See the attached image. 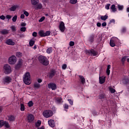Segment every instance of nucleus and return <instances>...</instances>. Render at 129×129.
Masks as SVG:
<instances>
[{
	"label": "nucleus",
	"instance_id": "1",
	"mask_svg": "<svg viewBox=\"0 0 129 129\" xmlns=\"http://www.w3.org/2000/svg\"><path fill=\"white\" fill-rule=\"evenodd\" d=\"M23 82L26 85H30L32 83L31 81V75L29 72H27L23 77Z\"/></svg>",
	"mask_w": 129,
	"mask_h": 129
},
{
	"label": "nucleus",
	"instance_id": "2",
	"mask_svg": "<svg viewBox=\"0 0 129 129\" xmlns=\"http://www.w3.org/2000/svg\"><path fill=\"white\" fill-rule=\"evenodd\" d=\"M38 59L40 63L42 64V65H44V66L49 65V61H48V59L46 56L40 55L39 56Z\"/></svg>",
	"mask_w": 129,
	"mask_h": 129
},
{
	"label": "nucleus",
	"instance_id": "3",
	"mask_svg": "<svg viewBox=\"0 0 129 129\" xmlns=\"http://www.w3.org/2000/svg\"><path fill=\"white\" fill-rule=\"evenodd\" d=\"M42 114L44 117L48 118V117L53 116V111L50 110H46L43 112Z\"/></svg>",
	"mask_w": 129,
	"mask_h": 129
},
{
	"label": "nucleus",
	"instance_id": "4",
	"mask_svg": "<svg viewBox=\"0 0 129 129\" xmlns=\"http://www.w3.org/2000/svg\"><path fill=\"white\" fill-rule=\"evenodd\" d=\"M85 52L87 55L91 54V56H97V55H98V52H97V51H95L93 49L85 50Z\"/></svg>",
	"mask_w": 129,
	"mask_h": 129
},
{
	"label": "nucleus",
	"instance_id": "5",
	"mask_svg": "<svg viewBox=\"0 0 129 129\" xmlns=\"http://www.w3.org/2000/svg\"><path fill=\"white\" fill-rule=\"evenodd\" d=\"M4 69L5 74H10V73H12V68H11V66L8 64H5Z\"/></svg>",
	"mask_w": 129,
	"mask_h": 129
},
{
	"label": "nucleus",
	"instance_id": "6",
	"mask_svg": "<svg viewBox=\"0 0 129 129\" xmlns=\"http://www.w3.org/2000/svg\"><path fill=\"white\" fill-rule=\"evenodd\" d=\"M17 62V57L16 56L12 55L9 58V63L11 65H14Z\"/></svg>",
	"mask_w": 129,
	"mask_h": 129
},
{
	"label": "nucleus",
	"instance_id": "7",
	"mask_svg": "<svg viewBox=\"0 0 129 129\" xmlns=\"http://www.w3.org/2000/svg\"><path fill=\"white\" fill-rule=\"evenodd\" d=\"M23 59L21 58L19 59L18 61L17 64L15 66V69H16V70L20 69V68H21V67H22V66H23Z\"/></svg>",
	"mask_w": 129,
	"mask_h": 129
},
{
	"label": "nucleus",
	"instance_id": "8",
	"mask_svg": "<svg viewBox=\"0 0 129 129\" xmlns=\"http://www.w3.org/2000/svg\"><path fill=\"white\" fill-rule=\"evenodd\" d=\"M59 29L60 31L61 32V33H64L65 31V24H64V22H61L59 25Z\"/></svg>",
	"mask_w": 129,
	"mask_h": 129
},
{
	"label": "nucleus",
	"instance_id": "9",
	"mask_svg": "<svg viewBox=\"0 0 129 129\" xmlns=\"http://www.w3.org/2000/svg\"><path fill=\"white\" fill-rule=\"evenodd\" d=\"M12 82V78L9 76L6 77L3 79V82L4 84H9V83H10V82Z\"/></svg>",
	"mask_w": 129,
	"mask_h": 129
},
{
	"label": "nucleus",
	"instance_id": "10",
	"mask_svg": "<svg viewBox=\"0 0 129 129\" xmlns=\"http://www.w3.org/2000/svg\"><path fill=\"white\" fill-rule=\"evenodd\" d=\"M48 87L49 89L52 90H56L57 89V85L54 83H49L48 84Z\"/></svg>",
	"mask_w": 129,
	"mask_h": 129
},
{
	"label": "nucleus",
	"instance_id": "11",
	"mask_svg": "<svg viewBox=\"0 0 129 129\" xmlns=\"http://www.w3.org/2000/svg\"><path fill=\"white\" fill-rule=\"evenodd\" d=\"M35 119V117H34V115L32 114H29L27 116V119L29 122H32L33 120Z\"/></svg>",
	"mask_w": 129,
	"mask_h": 129
},
{
	"label": "nucleus",
	"instance_id": "12",
	"mask_svg": "<svg viewBox=\"0 0 129 129\" xmlns=\"http://www.w3.org/2000/svg\"><path fill=\"white\" fill-rule=\"evenodd\" d=\"M48 123L51 127H54L55 126V121L52 119L48 121Z\"/></svg>",
	"mask_w": 129,
	"mask_h": 129
},
{
	"label": "nucleus",
	"instance_id": "13",
	"mask_svg": "<svg viewBox=\"0 0 129 129\" xmlns=\"http://www.w3.org/2000/svg\"><path fill=\"white\" fill-rule=\"evenodd\" d=\"M0 122H1V126H0V127H2L3 125H5L6 127L9 128L10 127V125L9 124V122L7 121H4L3 120H0Z\"/></svg>",
	"mask_w": 129,
	"mask_h": 129
},
{
	"label": "nucleus",
	"instance_id": "14",
	"mask_svg": "<svg viewBox=\"0 0 129 129\" xmlns=\"http://www.w3.org/2000/svg\"><path fill=\"white\" fill-rule=\"evenodd\" d=\"M99 81L100 84H103L104 82H105V77H100V76L99 77Z\"/></svg>",
	"mask_w": 129,
	"mask_h": 129
},
{
	"label": "nucleus",
	"instance_id": "15",
	"mask_svg": "<svg viewBox=\"0 0 129 129\" xmlns=\"http://www.w3.org/2000/svg\"><path fill=\"white\" fill-rule=\"evenodd\" d=\"M6 43L7 44V45H11V46L15 45V42L11 39H7L6 41Z\"/></svg>",
	"mask_w": 129,
	"mask_h": 129
},
{
	"label": "nucleus",
	"instance_id": "16",
	"mask_svg": "<svg viewBox=\"0 0 129 129\" xmlns=\"http://www.w3.org/2000/svg\"><path fill=\"white\" fill-rule=\"evenodd\" d=\"M121 82L123 83V84H127L129 83V79L127 77H124L121 81Z\"/></svg>",
	"mask_w": 129,
	"mask_h": 129
},
{
	"label": "nucleus",
	"instance_id": "17",
	"mask_svg": "<svg viewBox=\"0 0 129 129\" xmlns=\"http://www.w3.org/2000/svg\"><path fill=\"white\" fill-rule=\"evenodd\" d=\"M43 8V5H42V4L39 3L37 4L34 7V9L36 10H41Z\"/></svg>",
	"mask_w": 129,
	"mask_h": 129
},
{
	"label": "nucleus",
	"instance_id": "18",
	"mask_svg": "<svg viewBox=\"0 0 129 129\" xmlns=\"http://www.w3.org/2000/svg\"><path fill=\"white\" fill-rule=\"evenodd\" d=\"M55 103L57 104H61V103H62L63 101H62V98H56L55 99Z\"/></svg>",
	"mask_w": 129,
	"mask_h": 129
},
{
	"label": "nucleus",
	"instance_id": "19",
	"mask_svg": "<svg viewBox=\"0 0 129 129\" xmlns=\"http://www.w3.org/2000/svg\"><path fill=\"white\" fill-rule=\"evenodd\" d=\"M79 77L80 78V81H81L82 84H84L85 83V78H84V77L83 76H79Z\"/></svg>",
	"mask_w": 129,
	"mask_h": 129
},
{
	"label": "nucleus",
	"instance_id": "20",
	"mask_svg": "<svg viewBox=\"0 0 129 129\" xmlns=\"http://www.w3.org/2000/svg\"><path fill=\"white\" fill-rule=\"evenodd\" d=\"M41 87V84H39L37 82H35L34 84V89H39Z\"/></svg>",
	"mask_w": 129,
	"mask_h": 129
},
{
	"label": "nucleus",
	"instance_id": "21",
	"mask_svg": "<svg viewBox=\"0 0 129 129\" xmlns=\"http://www.w3.org/2000/svg\"><path fill=\"white\" fill-rule=\"evenodd\" d=\"M55 73L56 72H55V71L54 70L51 71L49 74V78H52L53 77H54L55 76Z\"/></svg>",
	"mask_w": 129,
	"mask_h": 129
},
{
	"label": "nucleus",
	"instance_id": "22",
	"mask_svg": "<svg viewBox=\"0 0 129 129\" xmlns=\"http://www.w3.org/2000/svg\"><path fill=\"white\" fill-rule=\"evenodd\" d=\"M95 35L94 34H92L91 35L89 38V41H90V43H92L93 41H94V37Z\"/></svg>",
	"mask_w": 129,
	"mask_h": 129
},
{
	"label": "nucleus",
	"instance_id": "23",
	"mask_svg": "<svg viewBox=\"0 0 129 129\" xmlns=\"http://www.w3.org/2000/svg\"><path fill=\"white\" fill-rule=\"evenodd\" d=\"M110 10H111L113 13H115V12H116V8H115V5H112L110 7Z\"/></svg>",
	"mask_w": 129,
	"mask_h": 129
},
{
	"label": "nucleus",
	"instance_id": "24",
	"mask_svg": "<svg viewBox=\"0 0 129 129\" xmlns=\"http://www.w3.org/2000/svg\"><path fill=\"white\" fill-rule=\"evenodd\" d=\"M31 2L33 6H36L37 4H39V0H31Z\"/></svg>",
	"mask_w": 129,
	"mask_h": 129
},
{
	"label": "nucleus",
	"instance_id": "25",
	"mask_svg": "<svg viewBox=\"0 0 129 129\" xmlns=\"http://www.w3.org/2000/svg\"><path fill=\"white\" fill-rule=\"evenodd\" d=\"M17 9H18V6H14L10 8V11L11 12H15Z\"/></svg>",
	"mask_w": 129,
	"mask_h": 129
},
{
	"label": "nucleus",
	"instance_id": "26",
	"mask_svg": "<svg viewBox=\"0 0 129 129\" xmlns=\"http://www.w3.org/2000/svg\"><path fill=\"white\" fill-rule=\"evenodd\" d=\"M108 18V16L107 15L102 16L100 17L101 20L102 21H106Z\"/></svg>",
	"mask_w": 129,
	"mask_h": 129
},
{
	"label": "nucleus",
	"instance_id": "27",
	"mask_svg": "<svg viewBox=\"0 0 129 129\" xmlns=\"http://www.w3.org/2000/svg\"><path fill=\"white\" fill-rule=\"evenodd\" d=\"M112 41L114 42V43H117L118 42V38L117 37H112L110 39Z\"/></svg>",
	"mask_w": 129,
	"mask_h": 129
},
{
	"label": "nucleus",
	"instance_id": "28",
	"mask_svg": "<svg viewBox=\"0 0 129 129\" xmlns=\"http://www.w3.org/2000/svg\"><path fill=\"white\" fill-rule=\"evenodd\" d=\"M38 34L40 37H45V32H44V31L40 30L38 32Z\"/></svg>",
	"mask_w": 129,
	"mask_h": 129
},
{
	"label": "nucleus",
	"instance_id": "29",
	"mask_svg": "<svg viewBox=\"0 0 129 129\" xmlns=\"http://www.w3.org/2000/svg\"><path fill=\"white\" fill-rule=\"evenodd\" d=\"M8 119L10 121H14L15 120V117L13 115H10L8 116Z\"/></svg>",
	"mask_w": 129,
	"mask_h": 129
},
{
	"label": "nucleus",
	"instance_id": "30",
	"mask_svg": "<svg viewBox=\"0 0 129 129\" xmlns=\"http://www.w3.org/2000/svg\"><path fill=\"white\" fill-rule=\"evenodd\" d=\"M109 69H110V65H108L106 70L107 75H109L110 74V70Z\"/></svg>",
	"mask_w": 129,
	"mask_h": 129
},
{
	"label": "nucleus",
	"instance_id": "31",
	"mask_svg": "<svg viewBox=\"0 0 129 129\" xmlns=\"http://www.w3.org/2000/svg\"><path fill=\"white\" fill-rule=\"evenodd\" d=\"M16 57H18V58H21L23 56V53H22L20 52H16Z\"/></svg>",
	"mask_w": 129,
	"mask_h": 129
},
{
	"label": "nucleus",
	"instance_id": "32",
	"mask_svg": "<svg viewBox=\"0 0 129 129\" xmlns=\"http://www.w3.org/2000/svg\"><path fill=\"white\" fill-rule=\"evenodd\" d=\"M109 91L111 92V93H114L115 92V90L114 89L112 88L111 86H110L108 87Z\"/></svg>",
	"mask_w": 129,
	"mask_h": 129
},
{
	"label": "nucleus",
	"instance_id": "33",
	"mask_svg": "<svg viewBox=\"0 0 129 129\" xmlns=\"http://www.w3.org/2000/svg\"><path fill=\"white\" fill-rule=\"evenodd\" d=\"M41 120H38L36 122H35V126L38 127V126H40L41 125Z\"/></svg>",
	"mask_w": 129,
	"mask_h": 129
},
{
	"label": "nucleus",
	"instance_id": "34",
	"mask_svg": "<svg viewBox=\"0 0 129 129\" xmlns=\"http://www.w3.org/2000/svg\"><path fill=\"white\" fill-rule=\"evenodd\" d=\"M2 34H3L4 35H6L9 33V31L7 29H4L2 31H1Z\"/></svg>",
	"mask_w": 129,
	"mask_h": 129
},
{
	"label": "nucleus",
	"instance_id": "35",
	"mask_svg": "<svg viewBox=\"0 0 129 129\" xmlns=\"http://www.w3.org/2000/svg\"><path fill=\"white\" fill-rule=\"evenodd\" d=\"M35 44V41L33 40H31L30 41H29V45L32 47V46H34Z\"/></svg>",
	"mask_w": 129,
	"mask_h": 129
},
{
	"label": "nucleus",
	"instance_id": "36",
	"mask_svg": "<svg viewBox=\"0 0 129 129\" xmlns=\"http://www.w3.org/2000/svg\"><path fill=\"white\" fill-rule=\"evenodd\" d=\"M110 45L111 47H115V43L113 41H112L110 39Z\"/></svg>",
	"mask_w": 129,
	"mask_h": 129
},
{
	"label": "nucleus",
	"instance_id": "37",
	"mask_svg": "<svg viewBox=\"0 0 129 129\" xmlns=\"http://www.w3.org/2000/svg\"><path fill=\"white\" fill-rule=\"evenodd\" d=\"M18 18V16H17L16 15L14 16L13 18H12V21L14 23H16V22H17V19Z\"/></svg>",
	"mask_w": 129,
	"mask_h": 129
},
{
	"label": "nucleus",
	"instance_id": "38",
	"mask_svg": "<svg viewBox=\"0 0 129 129\" xmlns=\"http://www.w3.org/2000/svg\"><path fill=\"white\" fill-rule=\"evenodd\" d=\"M20 106H21V111H24V110H25V105H24L22 103H21L20 104Z\"/></svg>",
	"mask_w": 129,
	"mask_h": 129
},
{
	"label": "nucleus",
	"instance_id": "39",
	"mask_svg": "<svg viewBox=\"0 0 129 129\" xmlns=\"http://www.w3.org/2000/svg\"><path fill=\"white\" fill-rule=\"evenodd\" d=\"M47 54H50V53H52V48L49 47L46 50Z\"/></svg>",
	"mask_w": 129,
	"mask_h": 129
},
{
	"label": "nucleus",
	"instance_id": "40",
	"mask_svg": "<svg viewBox=\"0 0 129 129\" xmlns=\"http://www.w3.org/2000/svg\"><path fill=\"white\" fill-rule=\"evenodd\" d=\"M118 9L119 11H122L123 10V6L118 5Z\"/></svg>",
	"mask_w": 129,
	"mask_h": 129
},
{
	"label": "nucleus",
	"instance_id": "41",
	"mask_svg": "<svg viewBox=\"0 0 129 129\" xmlns=\"http://www.w3.org/2000/svg\"><path fill=\"white\" fill-rule=\"evenodd\" d=\"M50 34H51V32L49 31H46L44 33V37H46L47 36H50Z\"/></svg>",
	"mask_w": 129,
	"mask_h": 129
},
{
	"label": "nucleus",
	"instance_id": "42",
	"mask_svg": "<svg viewBox=\"0 0 129 129\" xmlns=\"http://www.w3.org/2000/svg\"><path fill=\"white\" fill-rule=\"evenodd\" d=\"M33 105H34V103H33L32 101H30L28 102V106H29V107H31V106H32Z\"/></svg>",
	"mask_w": 129,
	"mask_h": 129
},
{
	"label": "nucleus",
	"instance_id": "43",
	"mask_svg": "<svg viewBox=\"0 0 129 129\" xmlns=\"http://www.w3.org/2000/svg\"><path fill=\"white\" fill-rule=\"evenodd\" d=\"M77 3V0H71L70 1V3L72 4V5H75Z\"/></svg>",
	"mask_w": 129,
	"mask_h": 129
},
{
	"label": "nucleus",
	"instance_id": "44",
	"mask_svg": "<svg viewBox=\"0 0 129 129\" xmlns=\"http://www.w3.org/2000/svg\"><path fill=\"white\" fill-rule=\"evenodd\" d=\"M121 33H125L126 32V28L123 27L121 30Z\"/></svg>",
	"mask_w": 129,
	"mask_h": 129
},
{
	"label": "nucleus",
	"instance_id": "45",
	"mask_svg": "<svg viewBox=\"0 0 129 129\" xmlns=\"http://www.w3.org/2000/svg\"><path fill=\"white\" fill-rule=\"evenodd\" d=\"M23 13H24V15H25L26 17H29V12L26 11H24Z\"/></svg>",
	"mask_w": 129,
	"mask_h": 129
},
{
	"label": "nucleus",
	"instance_id": "46",
	"mask_svg": "<svg viewBox=\"0 0 129 129\" xmlns=\"http://www.w3.org/2000/svg\"><path fill=\"white\" fill-rule=\"evenodd\" d=\"M66 68H67V64H62V69H63V70H65V69H66Z\"/></svg>",
	"mask_w": 129,
	"mask_h": 129
},
{
	"label": "nucleus",
	"instance_id": "47",
	"mask_svg": "<svg viewBox=\"0 0 129 129\" xmlns=\"http://www.w3.org/2000/svg\"><path fill=\"white\" fill-rule=\"evenodd\" d=\"M11 29L13 32H16V26H12L11 27Z\"/></svg>",
	"mask_w": 129,
	"mask_h": 129
},
{
	"label": "nucleus",
	"instance_id": "48",
	"mask_svg": "<svg viewBox=\"0 0 129 129\" xmlns=\"http://www.w3.org/2000/svg\"><path fill=\"white\" fill-rule=\"evenodd\" d=\"M63 107L64 109H68V108H69V105H68L67 104H65Z\"/></svg>",
	"mask_w": 129,
	"mask_h": 129
},
{
	"label": "nucleus",
	"instance_id": "49",
	"mask_svg": "<svg viewBox=\"0 0 129 129\" xmlns=\"http://www.w3.org/2000/svg\"><path fill=\"white\" fill-rule=\"evenodd\" d=\"M44 20H45V17H41V18L39 19V22L40 23H41V22H43V21H44Z\"/></svg>",
	"mask_w": 129,
	"mask_h": 129
},
{
	"label": "nucleus",
	"instance_id": "50",
	"mask_svg": "<svg viewBox=\"0 0 129 129\" xmlns=\"http://www.w3.org/2000/svg\"><path fill=\"white\" fill-rule=\"evenodd\" d=\"M21 32H26V27H21L20 29Z\"/></svg>",
	"mask_w": 129,
	"mask_h": 129
},
{
	"label": "nucleus",
	"instance_id": "51",
	"mask_svg": "<svg viewBox=\"0 0 129 129\" xmlns=\"http://www.w3.org/2000/svg\"><path fill=\"white\" fill-rule=\"evenodd\" d=\"M127 59V58H126V56H124V57H123L122 58L121 61H122V62H123V63L124 62H125V60H126Z\"/></svg>",
	"mask_w": 129,
	"mask_h": 129
},
{
	"label": "nucleus",
	"instance_id": "52",
	"mask_svg": "<svg viewBox=\"0 0 129 129\" xmlns=\"http://www.w3.org/2000/svg\"><path fill=\"white\" fill-rule=\"evenodd\" d=\"M110 7V4H107L106 6H105V9L106 10H109V7Z\"/></svg>",
	"mask_w": 129,
	"mask_h": 129
},
{
	"label": "nucleus",
	"instance_id": "53",
	"mask_svg": "<svg viewBox=\"0 0 129 129\" xmlns=\"http://www.w3.org/2000/svg\"><path fill=\"white\" fill-rule=\"evenodd\" d=\"M68 101L69 102V103H70V104H71V105H73V101H72V100H71V99H68Z\"/></svg>",
	"mask_w": 129,
	"mask_h": 129
},
{
	"label": "nucleus",
	"instance_id": "54",
	"mask_svg": "<svg viewBox=\"0 0 129 129\" xmlns=\"http://www.w3.org/2000/svg\"><path fill=\"white\" fill-rule=\"evenodd\" d=\"M104 98H105V96H104L103 94H102L100 96V99H103Z\"/></svg>",
	"mask_w": 129,
	"mask_h": 129
},
{
	"label": "nucleus",
	"instance_id": "55",
	"mask_svg": "<svg viewBox=\"0 0 129 129\" xmlns=\"http://www.w3.org/2000/svg\"><path fill=\"white\" fill-rule=\"evenodd\" d=\"M0 19L1 20H5L6 19V17L4 15L0 16Z\"/></svg>",
	"mask_w": 129,
	"mask_h": 129
},
{
	"label": "nucleus",
	"instance_id": "56",
	"mask_svg": "<svg viewBox=\"0 0 129 129\" xmlns=\"http://www.w3.org/2000/svg\"><path fill=\"white\" fill-rule=\"evenodd\" d=\"M111 23H113V24H114V23H115V20H114V19H112L109 21V24H111Z\"/></svg>",
	"mask_w": 129,
	"mask_h": 129
},
{
	"label": "nucleus",
	"instance_id": "57",
	"mask_svg": "<svg viewBox=\"0 0 129 129\" xmlns=\"http://www.w3.org/2000/svg\"><path fill=\"white\" fill-rule=\"evenodd\" d=\"M74 45V42L71 41L70 42V46H71V47H72Z\"/></svg>",
	"mask_w": 129,
	"mask_h": 129
},
{
	"label": "nucleus",
	"instance_id": "58",
	"mask_svg": "<svg viewBox=\"0 0 129 129\" xmlns=\"http://www.w3.org/2000/svg\"><path fill=\"white\" fill-rule=\"evenodd\" d=\"M26 26H27V24H26L25 23L22 22L21 23L22 27H26Z\"/></svg>",
	"mask_w": 129,
	"mask_h": 129
},
{
	"label": "nucleus",
	"instance_id": "59",
	"mask_svg": "<svg viewBox=\"0 0 129 129\" xmlns=\"http://www.w3.org/2000/svg\"><path fill=\"white\" fill-rule=\"evenodd\" d=\"M32 36L33 37H37V32H34L32 34Z\"/></svg>",
	"mask_w": 129,
	"mask_h": 129
},
{
	"label": "nucleus",
	"instance_id": "60",
	"mask_svg": "<svg viewBox=\"0 0 129 129\" xmlns=\"http://www.w3.org/2000/svg\"><path fill=\"white\" fill-rule=\"evenodd\" d=\"M106 25H107L106 22H104L102 24V27H106Z\"/></svg>",
	"mask_w": 129,
	"mask_h": 129
},
{
	"label": "nucleus",
	"instance_id": "61",
	"mask_svg": "<svg viewBox=\"0 0 129 129\" xmlns=\"http://www.w3.org/2000/svg\"><path fill=\"white\" fill-rule=\"evenodd\" d=\"M6 18L7 19H12V16L10 15H7Z\"/></svg>",
	"mask_w": 129,
	"mask_h": 129
},
{
	"label": "nucleus",
	"instance_id": "62",
	"mask_svg": "<svg viewBox=\"0 0 129 129\" xmlns=\"http://www.w3.org/2000/svg\"><path fill=\"white\" fill-rule=\"evenodd\" d=\"M21 19H25V15L24 14H22L21 15Z\"/></svg>",
	"mask_w": 129,
	"mask_h": 129
},
{
	"label": "nucleus",
	"instance_id": "63",
	"mask_svg": "<svg viewBox=\"0 0 129 129\" xmlns=\"http://www.w3.org/2000/svg\"><path fill=\"white\" fill-rule=\"evenodd\" d=\"M97 27H101V23H97Z\"/></svg>",
	"mask_w": 129,
	"mask_h": 129
},
{
	"label": "nucleus",
	"instance_id": "64",
	"mask_svg": "<svg viewBox=\"0 0 129 129\" xmlns=\"http://www.w3.org/2000/svg\"><path fill=\"white\" fill-rule=\"evenodd\" d=\"M37 82L39 83V84H40V83H41V82H42V80L41 79H38V80H37Z\"/></svg>",
	"mask_w": 129,
	"mask_h": 129
}]
</instances>
